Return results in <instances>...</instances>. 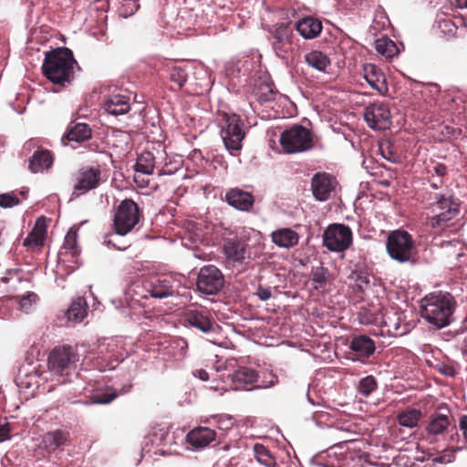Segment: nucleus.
Here are the masks:
<instances>
[{
    "mask_svg": "<svg viewBox=\"0 0 467 467\" xmlns=\"http://www.w3.org/2000/svg\"><path fill=\"white\" fill-rule=\"evenodd\" d=\"M131 389L130 380L118 392L117 389L110 388L95 391L90 396V403L92 404H109L114 400L119 393H127Z\"/></svg>",
    "mask_w": 467,
    "mask_h": 467,
    "instance_id": "nucleus-29",
    "label": "nucleus"
},
{
    "mask_svg": "<svg viewBox=\"0 0 467 467\" xmlns=\"http://www.w3.org/2000/svg\"><path fill=\"white\" fill-rule=\"evenodd\" d=\"M225 201L230 206L243 212L250 211L254 202L250 192L239 188L229 190L225 194Z\"/></svg>",
    "mask_w": 467,
    "mask_h": 467,
    "instance_id": "nucleus-22",
    "label": "nucleus"
},
{
    "mask_svg": "<svg viewBox=\"0 0 467 467\" xmlns=\"http://www.w3.org/2000/svg\"><path fill=\"white\" fill-rule=\"evenodd\" d=\"M460 22H461V25L467 27V16H462L461 19H460Z\"/></svg>",
    "mask_w": 467,
    "mask_h": 467,
    "instance_id": "nucleus-57",
    "label": "nucleus"
},
{
    "mask_svg": "<svg viewBox=\"0 0 467 467\" xmlns=\"http://www.w3.org/2000/svg\"><path fill=\"white\" fill-rule=\"evenodd\" d=\"M454 452H455V451H444L442 454L435 457L433 459V462L441 463V464L450 463V462H453V460L455 458Z\"/></svg>",
    "mask_w": 467,
    "mask_h": 467,
    "instance_id": "nucleus-49",
    "label": "nucleus"
},
{
    "mask_svg": "<svg viewBox=\"0 0 467 467\" xmlns=\"http://www.w3.org/2000/svg\"><path fill=\"white\" fill-rule=\"evenodd\" d=\"M363 77L371 88L380 94L388 91L386 78L381 69L374 64H365L363 66Z\"/></svg>",
    "mask_w": 467,
    "mask_h": 467,
    "instance_id": "nucleus-21",
    "label": "nucleus"
},
{
    "mask_svg": "<svg viewBox=\"0 0 467 467\" xmlns=\"http://www.w3.org/2000/svg\"><path fill=\"white\" fill-rule=\"evenodd\" d=\"M77 66L78 63L70 49L57 47L46 53L42 70L51 83L67 87L74 80Z\"/></svg>",
    "mask_w": 467,
    "mask_h": 467,
    "instance_id": "nucleus-3",
    "label": "nucleus"
},
{
    "mask_svg": "<svg viewBox=\"0 0 467 467\" xmlns=\"http://www.w3.org/2000/svg\"><path fill=\"white\" fill-rule=\"evenodd\" d=\"M349 348L359 357L368 358L375 351V343L368 336L359 335L352 338Z\"/></svg>",
    "mask_w": 467,
    "mask_h": 467,
    "instance_id": "nucleus-30",
    "label": "nucleus"
},
{
    "mask_svg": "<svg viewBox=\"0 0 467 467\" xmlns=\"http://www.w3.org/2000/svg\"><path fill=\"white\" fill-rule=\"evenodd\" d=\"M222 123L221 137L225 149L234 156L242 150V142L245 138L244 122L235 113L223 112L220 115Z\"/></svg>",
    "mask_w": 467,
    "mask_h": 467,
    "instance_id": "nucleus-5",
    "label": "nucleus"
},
{
    "mask_svg": "<svg viewBox=\"0 0 467 467\" xmlns=\"http://www.w3.org/2000/svg\"><path fill=\"white\" fill-rule=\"evenodd\" d=\"M433 171L439 178H441L446 173V167L442 164H437L433 167Z\"/></svg>",
    "mask_w": 467,
    "mask_h": 467,
    "instance_id": "nucleus-53",
    "label": "nucleus"
},
{
    "mask_svg": "<svg viewBox=\"0 0 467 467\" xmlns=\"http://www.w3.org/2000/svg\"><path fill=\"white\" fill-rule=\"evenodd\" d=\"M174 291V279L171 276L155 275L130 285L125 291L124 300L127 307L137 309L142 307L141 299L149 296L161 299L172 296Z\"/></svg>",
    "mask_w": 467,
    "mask_h": 467,
    "instance_id": "nucleus-2",
    "label": "nucleus"
},
{
    "mask_svg": "<svg viewBox=\"0 0 467 467\" xmlns=\"http://www.w3.org/2000/svg\"><path fill=\"white\" fill-rule=\"evenodd\" d=\"M313 134L310 130L294 125L284 130L279 139L284 151L288 154L303 152L312 148Z\"/></svg>",
    "mask_w": 467,
    "mask_h": 467,
    "instance_id": "nucleus-6",
    "label": "nucleus"
},
{
    "mask_svg": "<svg viewBox=\"0 0 467 467\" xmlns=\"http://www.w3.org/2000/svg\"><path fill=\"white\" fill-rule=\"evenodd\" d=\"M414 242L411 235L403 230L391 232L387 239L386 249L389 255L400 263L410 260Z\"/></svg>",
    "mask_w": 467,
    "mask_h": 467,
    "instance_id": "nucleus-10",
    "label": "nucleus"
},
{
    "mask_svg": "<svg viewBox=\"0 0 467 467\" xmlns=\"http://www.w3.org/2000/svg\"><path fill=\"white\" fill-rule=\"evenodd\" d=\"M104 109L112 116L124 115L130 109V98L121 94L109 96L104 101Z\"/></svg>",
    "mask_w": 467,
    "mask_h": 467,
    "instance_id": "nucleus-24",
    "label": "nucleus"
},
{
    "mask_svg": "<svg viewBox=\"0 0 467 467\" xmlns=\"http://www.w3.org/2000/svg\"><path fill=\"white\" fill-rule=\"evenodd\" d=\"M103 182L101 170L97 167L85 168L79 171L78 182L74 187L72 195L78 197L93 189Z\"/></svg>",
    "mask_w": 467,
    "mask_h": 467,
    "instance_id": "nucleus-15",
    "label": "nucleus"
},
{
    "mask_svg": "<svg viewBox=\"0 0 467 467\" xmlns=\"http://www.w3.org/2000/svg\"><path fill=\"white\" fill-rule=\"evenodd\" d=\"M67 320L78 324L84 320L88 315V304L84 297H78L67 310Z\"/></svg>",
    "mask_w": 467,
    "mask_h": 467,
    "instance_id": "nucleus-33",
    "label": "nucleus"
},
{
    "mask_svg": "<svg viewBox=\"0 0 467 467\" xmlns=\"http://www.w3.org/2000/svg\"><path fill=\"white\" fill-rule=\"evenodd\" d=\"M308 400L310 403L315 404V402L308 397Z\"/></svg>",
    "mask_w": 467,
    "mask_h": 467,
    "instance_id": "nucleus-61",
    "label": "nucleus"
},
{
    "mask_svg": "<svg viewBox=\"0 0 467 467\" xmlns=\"http://www.w3.org/2000/svg\"><path fill=\"white\" fill-rule=\"evenodd\" d=\"M224 276L214 265H205L201 268L197 277V289L205 295H215L223 286Z\"/></svg>",
    "mask_w": 467,
    "mask_h": 467,
    "instance_id": "nucleus-12",
    "label": "nucleus"
},
{
    "mask_svg": "<svg viewBox=\"0 0 467 467\" xmlns=\"http://www.w3.org/2000/svg\"><path fill=\"white\" fill-rule=\"evenodd\" d=\"M434 368L439 373L447 377H454L457 374V369L450 363L440 361L434 366Z\"/></svg>",
    "mask_w": 467,
    "mask_h": 467,
    "instance_id": "nucleus-47",
    "label": "nucleus"
},
{
    "mask_svg": "<svg viewBox=\"0 0 467 467\" xmlns=\"http://www.w3.org/2000/svg\"><path fill=\"white\" fill-rule=\"evenodd\" d=\"M296 29L305 39H314L322 31V23L313 16H306L296 24Z\"/></svg>",
    "mask_w": 467,
    "mask_h": 467,
    "instance_id": "nucleus-26",
    "label": "nucleus"
},
{
    "mask_svg": "<svg viewBox=\"0 0 467 467\" xmlns=\"http://www.w3.org/2000/svg\"><path fill=\"white\" fill-rule=\"evenodd\" d=\"M155 167V157L150 151H143L140 153L134 166L135 175L134 181L140 187H144L148 184V181L140 180L141 175H150Z\"/></svg>",
    "mask_w": 467,
    "mask_h": 467,
    "instance_id": "nucleus-19",
    "label": "nucleus"
},
{
    "mask_svg": "<svg viewBox=\"0 0 467 467\" xmlns=\"http://www.w3.org/2000/svg\"><path fill=\"white\" fill-rule=\"evenodd\" d=\"M90 137L91 130L88 124L76 123L68 129L62 140L66 138L68 140L80 142L88 140Z\"/></svg>",
    "mask_w": 467,
    "mask_h": 467,
    "instance_id": "nucleus-36",
    "label": "nucleus"
},
{
    "mask_svg": "<svg viewBox=\"0 0 467 467\" xmlns=\"http://www.w3.org/2000/svg\"><path fill=\"white\" fill-rule=\"evenodd\" d=\"M455 5L460 9H467V0H454Z\"/></svg>",
    "mask_w": 467,
    "mask_h": 467,
    "instance_id": "nucleus-56",
    "label": "nucleus"
},
{
    "mask_svg": "<svg viewBox=\"0 0 467 467\" xmlns=\"http://www.w3.org/2000/svg\"><path fill=\"white\" fill-rule=\"evenodd\" d=\"M430 208L433 215L428 218L426 226L436 234L440 230L448 227L450 222L458 216L460 202L451 195L434 192L430 195Z\"/></svg>",
    "mask_w": 467,
    "mask_h": 467,
    "instance_id": "nucleus-4",
    "label": "nucleus"
},
{
    "mask_svg": "<svg viewBox=\"0 0 467 467\" xmlns=\"http://www.w3.org/2000/svg\"><path fill=\"white\" fill-rule=\"evenodd\" d=\"M328 280V271L323 266L313 267L311 271V285L314 289H324Z\"/></svg>",
    "mask_w": 467,
    "mask_h": 467,
    "instance_id": "nucleus-39",
    "label": "nucleus"
},
{
    "mask_svg": "<svg viewBox=\"0 0 467 467\" xmlns=\"http://www.w3.org/2000/svg\"><path fill=\"white\" fill-rule=\"evenodd\" d=\"M19 203L18 197L14 192L0 194V207L11 208Z\"/></svg>",
    "mask_w": 467,
    "mask_h": 467,
    "instance_id": "nucleus-46",
    "label": "nucleus"
},
{
    "mask_svg": "<svg viewBox=\"0 0 467 467\" xmlns=\"http://www.w3.org/2000/svg\"><path fill=\"white\" fill-rule=\"evenodd\" d=\"M46 231L47 228L44 221L37 219L35 227L23 241V245L26 247L42 246L45 241Z\"/></svg>",
    "mask_w": 467,
    "mask_h": 467,
    "instance_id": "nucleus-34",
    "label": "nucleus"
},
{
    "mask_svg": "<svg viewBox=\"0 0 467 467\" xmlns=\"http://www.w3.org/2000/svg\"><path fill=\"white\" fill-rule=\"evenodd\" d=\"M305 62L313 69L326 72L331 61L327 54L320 50H311L304 56Z\"/></svg>",
    "mask_w": 467,
    "mask_h": 467,
    "instance_id": "nucleus-31",
    "label": "nucleus"
},
{
    "mask_svg": "<svg viewBox=\"0 0 467 467\" xmlns=\"http://www.w3.org/2000/svg\"><path fill=\"white\" fill-rule=\"evenodd\" d=\"M457 301L449 292L435 291L420 300V314L423 319L435 327L441 329L454 321Z\"/></svg>",
    "mask_w": 467,
    "mask_h": 467,
    "instance_id": "nucleus-1",
    "label": "nucleus"
},
{
    "mask_svg": "<svg viewBox=\"0 0 467 467\" xmlns=\"http://www.w3.org/2000/svg\"><path fill=\"white\" fill-rule=\"evenodd\" d=\"M336 182L328 174L316 173L311 180V190L316 200L325 202L334 192Z\"/></svg>",
    "mask_w": 467,
    "mask_h": 467,
    "instance_id": "nucleus-16",
    "label": "nucleus"
},
{
    "mask_svg": "<svg viewBox=\"0 0 467 467\" xmlns=\"http://www.w3.org/2000/svg\"><path fill=\"white\" fill-rule=\"evenodd\" d=\"M140 213L137 203L131 199L123 200L114 214L113 227L119 235H126L140 223Z\"/></svg>",
    "mask_w": 467,
    "mask_h": 467,
    "instance_id": "nucleus-8",
    "label": "nucleus"
},
{
    "mask_svg": "<svg viewBox=\"0 0 467 467\" xmlns=\"http://www.w3.org/2000/svg\"><path fill=\"white\" fill-rule=\"evenodd\" d=\"M364 119L368 126L373 130H386L391 124L389 109L383 102L372 103L366 107Z\"/></svg>",
    "mask_w": 467,
    "mask_h": 467,
    "instance_id": "nucleus-14",
    "label": "nucleus"
},
{
    "mask_svg": "<svg viewBox=\"0 0 467 467\" xmlns=\"http://www.w3.org/2000/svg\"><path fill=\"white\" fill-rule=\"evenodd\" d=\"M351 229L342 223H333L323 233V244L331 252H344L352 244Z\"/></svg>",
    "mask_w": 467,
    "mask_h": 467,
    "instance_id": "nucleus-11",
    "label": "nucleus"
},
{
    "mask_svg": "<svg viewBox=\"0 0 467 467\" xmlns=\"http://www.w3.org/2000/svg\"><path fill=\"white\" fill-rule=\"evenodd\" d=\"M36 299L37 296L33 292L28 293L26 296L16 297V301L18 303L20 310L25 313H28L31 310L33 304L36 303Z\"/></svg>",
    "mask_w": 467,
    "mask_h": 467,
    "instance_id": "nucleus-44",
    "label": "nucleus"
},
{
    "mask_svg": "<svg viewBox=\"0 0 467 467\" xmlns=\"http://www.w3.org/2000/svg\"><path fill=\"white\" fill-rule=\"evenodd\" d=\"M2 281H3V282H5V281H6V278H5V277H3V278H2Z\"/></svg>",
    "mask_w": 467,
    "mask_h": 467,
    "instance_id": "nucleus-62",
    "label": "nucleus"
},
{
    "mask_svg": "<svg viewBox=\"0 0 467 467\" xmlns=\"http://www.w3.org/2000/svg\"><path fill=\"white\" fill-rule=\"evenodd\" d=\"M67 439L68 433L64 431L56 430L48 431L43 437V447L47 453H52L63 446L67 441Z\"/></svg>",
    "mask_w": 467,
    "mask_h": 467,
    "instance_id": "nucleus-28",
    "label": "nucleus"
},
{
    "mask_svg": "<svg viewBox=\"0 0 467 467\" xmlns=\"http://www.w3.org/2000/svg\"><path fill=\"white\" fill-rule=\"evenodd\" d=\"M406 317L394 307L384 309L381 317V327L391 337H400L410 331L412 325L405 320Z\"/></svg>",
    "mask_w": 467,
    "mask_h": 467,
    "instance_id": "nucleus-13",
    "label": "nucleus"
},
{
    "mask_svg": "<svg viewBox=\"0 0 467 467\" xmlns=\"http://www.w3.org/2000/svg\"><path fill=\"white\" fill-rule=\"evenodd\" d=\"M375 48L377 52L386 57H392L398 53L396 44L386 37L377 39L375 42Z\"/></svg>",
    "mask_w": 467,
    "mask_h": 467,
    "instance_id": "nucleus-40",
    "label": "nucleus"
},
{
    "mask_svg": "<svg viewBox=\"0 0 467 467\" xmlns=\"http://www.w3.org/2000/svg\"><path fill=\"white\" fill-rule=\"evenodd\" d=\"M216 433L207 427H198L187 434V441L195 449L206 447L215 439Z\"/></svg>",
    "mask_w": 467,
    "mask_h": 467,
    "instance_id": "nucleus-25",
    "label": "nucleus"
},
{
    "mask_svg": "<svg viewBox=\"0 0 467 467\" xmlns=\"http://www.w3.org/2000/svg\"><path fill=\"white\" fill-rule=\"evenodd\" d=\"M223 250L226 259L234 264H243L249 258L247 244L237 238L225 239Z\"/></svg>",
    "mask_w": 467,
    "mask_h": 467,
    "instance_id": "nucleus-18",
    "label": "nucleus"
},
{
    "mask_svg": "<svg viewBox=\"0 0 467 467\" xmlns=\"http://www.w3.org/2000/svg\"><path fill=\"white\" fill-rule=\"evenodd\" d=\"M259 380L257 371L252 368L241 367L232 375L234 389L251 391L257 389L255 383Z\"/></svg>",
    "mask_w": 467,
    "mask_h": 467,
    "instance_id": "nucleus-17",
    "label": "nucleus"
},
{
    "mask_svg": "<svg viewBox=\"0 0 467 467\" xmlns=\"http://www.w3.org/2000/svg\"><path fill=\"white\" fill-rule=\"evenodd\" d=\"M79 357L75 348L71 346L56 347L49 354L47 365L50 372L57 375H68L76 368Z\"/></svg>",
    "mask_w": 467,
    "mask_h": 467,
    "instance_id": "nucleus-9",
    "label": "nucleus"
},
{
    "mask_svg": "<svg viewBox=\"0 0 467 467\" xmlns=\"http://www.w3.org/2000/svg\"><path fill=\"white\" fill-rule=\"evenodd\" d=\"M431 186L432 188H434L435 190H437V189L439 188V183H438V182H431Z\"/></svg>",
    "mask_w": 467,
    "mask_h": 467,
    "instance_id": "nucleus-59",
    "label": "nucleus"
},
{
    "mask_svg": "<svg viewBox=\"0 0 467 467\" xmlns=\"http://www.w3.org/2000/svg\"><path fill=\"white\" fill-rule=\"evenodd\" d=\"M9 432L10 429L8 427V424L6 422H0V442H3L10 439Z\"/></svg>",
    "mask_w": 467,
    "mask_h": 467,
    "instance_id": "nucleus-52",
    "label": "nucleus"
},
{
    "mask_svg": "<svg viewBox=\"0 0 467 467\" xmlns=\"http://www.w3.org/2000/svg\"><path fill=\"white\" fill-rule=\"evenodd\" d=\"M185 321L192 327H195L203 333L214 330V324L205 309H188L185 313Z\"/></svg>",
    "mask_w": 467,
    "mask_h": 467,
    "instance_id": "nucleus-20",
    "label": "nucleus"
},
{
    "mask_svg": "<svg viewBox=\"0 0 467 467\" xmlns=\"http://www.w3.org/2000/svg\"><path fill=\"white\" fill-rule=\"evenodd\" d=\"M254 457L257 462L265 467H275L276 461L270 451L264 445L256 443L254 446Z\"/></svg>",
    "mask_w": 467,
    "mask_h": 467,
    "instance_id": "nucleus-38",
    "label": "nucleus"
},
{
    "mask_svg": "<svg viewBox=\"0 0 467 467\" xmlns=\"http://www.w3.org/2000/svg\"><path fill=\"white\" fill-rule=\"evenodd\" d=\"M171 80L182 87L188 78V67L186 65L174 64L169 67Z\"/></svg>",
    "mask_w": 467,
    "mask_h": 467,
    "instance_id": "nucleus-42",
    "label": "nucleus"
},
{
    "mask_svg": "<svg viewBox=\"0 0 467 467\" xmlns=\"http://www.w3.org/2000/svg\"><path fill=\"white\" fill-rule=\"evenodd\" d=\"M126 308H127V307H124V306H123L124 314H125L126 316H129V317H132L133 313H132V312H130V311H126Z\"/></svg>",
    "mask_w": 467,
    "mask_h": 467,
    "instance_id": "nucleus-58",
    "label": "nucleus"
},
{
    "mask_svg": "<svg viewBox=\"0 0 467 467\" xmlns=\"http://www.w3.org/2000/svg\"><path fill=\"white\" fill-rule=\"evenodd\" d=\"M255 295L258 296L260 300L266 301L272 296L271 288L267 286L259 285L255 292Z\"/></svg>",
    "mask_w": 467,
    "mask_h": 467,
    "instance_id": "nucleus-50",
    "label": "nucleus"
},
{
    "mask_svg": "<svg viewBox=\"0 0 467 467\" xmlns=\"http://www.w3.org/2000/svg\"><path fill=\"white\" fill-rule=\"evenodd\" d=\"M119 234L114 230V233L109 234L104 238V244H106L109 247H113L117 250H125L127 249L130 244L128 243L119 244L118 242V239L120 237Z\"/></svg>",
    "mask_w": 467,
    "mask_h": 467,
    "instance_id": "nucleus-45",
    "label": "nucleus"
},
{
    "mask_svg": "<svg viewBox=\"0 0 467 467\" xmlns=\"http://www.w3.org/2000/svg\"><path fill=\"white\" fill-rule=\"evenodd\" d=\"M233 419L228 416H221L218 420V427L221 430H229L233 427Z\"/></svg>",
    "mask_w": 467,
    "mask_h": 467,
    "instance_id": "nucleus-51",
    "label": "nucleus"
},
{
    "mask_svg": "<svg viewBox=\"0 0 467 467\" xmlns=\"http://www.w3.org/2000/svg\"><path fill=\"white\" fill-rule=\"evenodd\" d=\"M193 375L195 377H198L202 381H206L209 379V374L206 370L204 369H199V370H196Z\"/></svg>",
    "mask_w": 467,
    "mask_h": 467,
    "instance_id": "nucleus-54",
    "label": "nucleus"
},
{
    "mask_svg": "<svg viewBox=\"0 0 467 467\" xmlns=\"http://www.w3.org/2000/svg\"><path fill=\"white\" fill-rule=\"evenodd\" d=\"M272 242L280 248H291L298 244L299 234L290 228H281L271 234Z\"/></svg>",
    "mask_w": 467,
    "mask_h": 467,
    "instance_id": "nucleus-27",
    "label": "nucleus"
},
{
    "mask_svg": "<svg viewBox=\"0 0 467 467\" xmlns=\"http://www.w3.org/2000/svg\"><path fill=\"white\" fill-rule=\"evenodd\" d=\"M378 388V383L373 376L362 378L358 385V392L363 397H368Z\"/></svg>",
    "mask_w": 467,
    "mask_h": 467,
    "instance_id": "nucleus-43",
    "label": "nucleus"
},
{
    "mask_svg": "<svg viewBox=\"0 0 467 467\" xmlns=\"http://www.w3.org/2000/svg\"><path fill=\"white\" fill-rule=\"evenodd\" d=\"M53 164V157L50 151L39 150L34 152L29 162V169L36 173L47 170Z\"/></svg>",
    "mask_w": 467,
    "mask_h": 467,
    "instance_id": "nucleus-32",
    "label": "nucleus"
},
{
    "mask_svg": "<svg viewBox=\"0 0 467 467\" xmlns=\"http://www.w3.org/2000/svg\"><path fill=\"white\" fill-rule=\"evenodd\" d=\"M360 322H361V323H370V322H372V320H371V319H368H368H366V320L361 319V320H360Z\"/></svg>",
    "mask_w": 467,
    "mask_h": 467,
    "instance_id": "nucleus-60",
    "label": "nucleus"
},
{
    "mask_svg": "<svg viewBox=\"0 0 467 467\" xmlns=\"http://www.w3.org/2000/svg\"><path fill=\"white\" fill-rule=\"evenodd\" d=\"M436 27L444 36L454 37L458 30V26L449 17H438Z\"/></svg>",
    "mask_w": 467,
    "mask_h": 467,
    "instance_id": "nucleus-41",
    "label": "nucleus"
},
{
    "mask_svg": "<svg viewBox=\"0 0 467 467\" xmlns=\"http://www.w3.org/2000/svg\"><path fill=\"white\" fill-rule=\"evenodd\" d=\"M421 417V411L418 409H407L398 414L400 425L406 428H414Z\"/></svg>",
    "mask_w": 467,
    "mask_h": 467,
    "instance_id": "nucleus-37",
    "label": "nucleus"
},
{
    "mask_svg": "<svg viewBox=\"0 0 467 467\" xmlns=\"http://www.w3.org/2000/svg\"><path fill=\"white\" fill-rule=\"evenodd\" d=\"M450 424L451 422L447 415L436 413L431 417L426 431L429 434L439 435L443 433Z\"/></svg>",
    "mask_w": 467,
    "mask_h": 467,
    "instance_id": "nucleus-35",
    "label": "nucleus"
},
{
    "mask_svg": "<svg viewBox=\"0 0 467 467\" xmlns=\"http://www.w3.org/2000/svg\"><path fill=\"white\" fill-rule=\"evenodd\" d=\"M296 40L294 27L290 24H281L272 33L271 45L275 55L288 62L295 56Z\"/></svg>",
    "mask_w": 467,
    "mask_h": 467,
    "instance_id": "nucleus-7",
    "label": "nucleus"
},
{
    "mask_svg": "<svg viewBox=\"0 0 467 467\" xmlns=\"http://www.w3.org/2000/svg\"><path fill=\"white\" fill-rule=\"evenodd\" d=\"M381 155L383 158H385L388 161H395L394 156L390 151L386 152L383 149L380 148Z\"/></svg>",
    "mask_w": 467,
    "mask_h": 467,
    "instance_id": "nucleus-55",
    "label": "nucleus"
},
{
    "mask_svg": "<svg viewBox=\"0 0 467 467\" xmlns=\"http://www.w3.org/2000/svg\"><path fill=\"white\" fill-rule=\"evenodd\" d=\"M40 374L36 367H22L16 376V385L21 389H35L40 386Z\"/></svg>",
    "mask_w": 467,
    "mask_h": 467,
    "instance_id": "nucleus-23",
    "label": "nucleus"
},
{
    "mask_svg": "<svg viewBox=\"0 0 467 467\" xmlns=\"http://www.w3.org/2000/svg\"><path fill=\"white\" fill-rule=\"evenodd\" d=\"M278 381V378L272 372L265 373L264 378L256 384L257 389H267L275 386Z\"/></svg>",
    "mask_w": 467,
    "mask_h": 467,
    "instance_id": "nucleus-48",
    "label": "nucleus"
}]
</instances>
